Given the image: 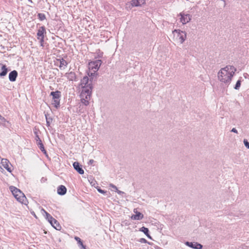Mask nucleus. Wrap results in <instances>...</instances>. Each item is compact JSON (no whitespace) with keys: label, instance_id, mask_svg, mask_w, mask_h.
Returning a JSON list of instances; mask_svg holds the SVG:
<instances>
[{"label":"nucleus","instance_id":"f257e3e1","mask_svg":"<svg viewBox=\"0 0 249 249\" xmlns=\"http://www.w3.org/2000/svg\"><path fill=\"white\" fill-rule=\"evenodd\" d=\"M236 71V69L233 66H226L218 72V79L221 82L229 85Z\"/></svg>","mask_w":249,"mask_h":249},{"label":"nucleus","instance_id":"f03ea898","mask_svg":"<svg viewBox=\"0 0 249 249\" xmlns=\"http://www.w3.org/2000/svg\"><path fill=\"white\" fill-rule=\"evenodd\" d=\"M10 189L18 201L22 204H27V199L24 194L19 189L14 186H11Z\"/></svg>","mask_w":249,"mask_h":249},{"label":"nucleus","instance_id":"7ed1b4c3","mask_svg":"<svg viewBox=\"0 0 249 249\" xmlns=\"http://www.w3.org/2000/svg\"><path fill=\"white\" fill-rule=\"evenodd\" d=\"M92 92V89L90 88L88 89H82L80 97L81 102L85 106H88L89 104V100L90 99V96Z\"/></svg>","mask_w":249,"mask_h":249},{"label":"nucleus","instance_id":"20e7f679","mask_svg":"<svg viewBox=\"0 0 249 249\" xmlns=\"http://www.w3.org/2000/svg\"><path fill=\"white\" fill-rule=\"evenodd\" d=\"M172 33L174 37H176V40L181 44H182L186 39L187 35L185 31L175 29L173 31Z\"/></svg>","mask_w":249,"mask_h":249},{"label":"nucleus","instance_id":"39448f33","mask_svg":"<svg viewBox=\"0 0 249 249\" xmlns=\"http://www.w3.org/2000/svg\"><path fill=\"white\" fill-rule=\"evenodd\" d=\"M50 95L53 96V104L56 108L59 106L60 105V92L59 91H52L50 93Z\"/></svg>","mask_w":249,"mask_h":249},{"label":"nucleus","instance_id":"423d86ee","mask_svg":"<svg viewBox=\"0 0 249 249\" xmlns=\"http://www.w3.org/2000/svg\"><path fill=\"white\" fill-rule=\"evenodd\" d=\"M80 86L82 89H88V88H90L91 89H92L93 86L92 82H90L88 76H84L81 80Z\"/></svg>","mask_w":249,"mask_h":249},{"label":"nucleus","instance_id":"0eeeda50","mask_svg":"<svg viewBox=\"0 0 249 249\" xmlns=\"http://www.w3.org/2000/svg\"><path fill=\"white\" fill-rule=\"evenodd\" d=\"M102 64L101 60H97L93 61H91L89 63V70L92 71L94 72H97L99 70Z\"/></svg>","mask_w":249,"mask_h":249},{"label":"nucleus","instance_id":"6e6552de","mask_svg":"<svg viewBox=\"0 0 249 249\" xmlns=\"http://www.w3.org/2000/svg\"><path fill=\"white\" fill-rule=\"evenodd\" d=\"M46 31L45 27L41 26L39 28L37 33V39L39 40L41 46H43L44 39Z\"/></svg>","mask_w":249,"mask_h":249},{"label":"nucleus","instance_id":"1a4fd4ad","mask_svg":"<svg viewBox=\"0 0 249 249\" xmlns=\"http://www.w3.org/2000/svg\"><path fill=\"white\" fill-rule=\"evenodd\" d=\"M178 16H180V21L182 23V24L184 25L187 23L190 22L192 19V16L188 14H186L185 13L182 12L180 13Z\"/></svg>","mask_w":249,"mask_h":249},{"label":"nucleus","instance_id":"9d476101","mask_svg":"<svg viewBox=\"0 0 249 249\" xmlns=\"http://www.w3.org/2000/svg\"><path fill=\"white\" fill-rule=\"evenodd\" d=\"M185 245H186L187 246L192 248L194 249H202L203 246L200 244H199L197 242H186Z\"/></svg>","mask_w":249,"mask_h":249},{"label":"nucleus","instance_id":"9b49d317","mask_svg":"<svg viewBox=\"0 0 249 249\" xmlns=\"http://www.w3.org/2000/svg\"><path fill=\"white\" fill-rule=\"evenodd\" d=\"M145 0H132L130 3L132 7H139L145 4Z\"/></svg>","mask_w":249,"mask_h":249},{"label":"nucleus","instance_id":"f8f14e48","mask_svg":"<svg viewBox=\"0 0 249 249\" xmlns=\"http://www.w3.org/2000/svg\"><path fill=\"white\" fill-rule=\"evenodd\" d=\"M1 163L4 168H5L9 172L11 173L12 172V165L7 159H2Z\"/></svg>","mask_w":249,"mask_h":249},{"label":"nucleus","instance_id":"ddd939ff","mask_svg":"<svg viewBox=\"0 0 249 249\" xmlns=\"http://www.w3.org/2000/svg\"><path fill=\"white\" fill-rule=\"evenodd\" d=\"M36 141L37 144L38 145L40 150L43 152L44 154H46V151L45 150L44 145L41 142V140L39 138V136L37 135L36 136Z\"/></svg>","mask_w":249,"mask_h":249},{"label":"nucleus","instance_id":"4468645a","mask_svg":"<svg viewBox=\"0 0 249 249\" xmlns=\"http://www.w3.org/2000/svg\"><path fill=\"white\" fill-rule=\"evenodd\" d=\"M73 166L74 168V169L80 174H83L84 173V171L83 170V169L81 167L79 162H74L73 163Z\"/></svg>","mask_w":249,"mask_h":249},{"label":"nucleus","instance_id":"2eb2a0df","mask_svg":"<svg viewBox=\"0 0 249 249\" xmlns=\"http://www.w3.org/2000/svg\"><path fill=\"white\" fill-rule=\"evenodd\" d=\"M18 76V72L16 70H14L10 72L9 74V79L11 82H14L16 80Z\"/></svg>","mask_w":249,"mask_h":249},{"label":"nucleus","instance_id":"dca6fc26","mask_svg":"<svg viewBox=\"0 0 249 249\" xmlns=\"http://www.w3.org/2000/svg\"><path fill=\"white\" fill-rule=\"evenodd\" d=\"M57 61L59 62V67L61 70H64L67 67L68 63L63 58L57 59Z\"/></svg>","mask_w":249,"mask_h":249},{"label":"nucleus","instance_id":"f3484780","mask_svg":"<svg viewBox=\"0 0 249 249\" xmlns=\"http://www.w3.org/2000/svg\"><path fill=\"white\" fill-rule=\"evenodd\" d=\"M65 76L70 81H74L76 80V75L74 72L66 73Z\"/></svg>","mask_w":249,"mask_h":249},{"label":"nucleus","instance_id":"a211bd4d","mask_svg":"<svg viewBox=\"0 0 249 249\" xmlns=\"http://www.w3.org/2000/svg\"><path fill=\"white\" fill-rule=\"evenodd\" d=\"M57 193L60 195H64L66 193L67 189L64 185H60L57 188Z\"/></svg>","mask_w":249,"mask_h":249},{"label":"nucleus","instance_id":"6ab92c4d","mask_svg":"<svg viewBox=\"0 0 249 249\" xmlns=\"http://www.w3.org/2000/svg\"><path fill=\"white\" fill-rule=\"evenodd\" d=\"M51 225L56 230H59L61 228V226L58 221L53 218L51 221H50Z\"/></svg>","mask_w":249,"mask_h":249},{"label":"nucleus","instance_id":"aec40b11","mask_svg":"<svg viewBox=\"0 0 249 249\" xmlns=\"http://www.w3.org/2000/svg\"><path fill=\"white\" fill-rule=\"evenodd\" d=\"M8 72V69L6 66L5 65H1V72H0V77H3L5 76Z\"/></svg>","mask_w":249,"mask_h":249},{"label":"nucleus","instance_id":"412c9836","mask_svg":"<svg viewBox=\"0 0 249 249\" xmlns=\"http://www.w3.org/2000/svg\"><path fill=\"white\" fill-rule=\"evenodd\" d=\"M143 218V215L140 212L137 213L136 214H133L131 216V218L135 220H141Z\"/></svg>","mask_w":249,"mask_h":249},{"label":"nucleus","instance_id":"4be33fe9","mask_svg":"<svg viewBox=\"0 0 249 249\" xmlns=\"http://www.w3.org/2000/svg\"><path fill=\"white\" fill-rule=\"evenodd\" d=\"M88 75L89 77V80H90V82H92L93 80L94 77L96 76L97 73L96 72H94L92 71L89 70V71L88 72Z\"/></svg>","mask_w":249,"mask_h":249},{"label":"nucleus","instance_id":"5701e85b","mask_svg":"<svg viewBox=\"0 0 249 249\" xmlns=\"http://www.w3.org/2000/svg\"><path fill=\"white\" fill-rule=\"evenodd\" d=\"M41 212L42 213L45 214L46 218L48 220V221L50 223V221H51L54 218H53L48 213H47L44 209H42Z\"/></svg>","mask_w":249,"mask_h":249},{"label":"nucleus","instance_id":"b1692460","mask_svg":"<svg viewBox=\"0 0 249 249\" xmlns=\"http://www.w3.org/2000/svg\"><path fill=\"white\" fill-rule=\"evenodd\" d=\"M141 231H142L147 237L150 238V236L148 234L149 230L148 228L142 227L141 228Z\"/></svg>","mask_w":249,"mask_h":249},{"label":"nucleus","instance_id":"393cba45","mask_svg":"<svg viewBox=\"0 0 249 249\" xmlns=\"http://www.w3.org/2000/svg\"><path fill=\"white\" fill-rule=\"evenodd\" d=\"M75 239L77 241L78 243H79L81 246V247L82 248H83L84 249H85V247L83 244L82 242L79 237H75Z\"/></svg>","mask_w":249,"mask_h":249},{"label":"nucleus","instance_id":"a878e982","mask_svg":"<svg viewBox=\"0 0 249 249\" xmlns=\"http://www.w3.org/2000/svg\"><path fill=\"white\" fill-rule=\"evenodd\" d=\"M45 117L46 120L47 125L48 126H49L50 125L51 122H52V119L50 117H48L47 115H45Z\"/></svg>","mask_w":249,"mask_h":249},{"label":"nucleus","instance_id":"bb28decb","mask_svg":"<svg viewBox=\"0 0 249 249\" xmlns=\"http://www.w3.org/2000/svg\"><path fill=\"white\" fill-rule=\"evenodd\" d=\"M241 81L240 80H238L235 85V87H234V89L237 90L239 89L240 86H241Z\"/></svg>","mask_w":249,"mask_h":249},{"label":"nucleus","instance_id":"cd10ccee","mask_svg":"<svg viewBox=\"0 0 249 249\" xmlns=\"http://www.w3.org/2000/svg\"><path fill=\"white\" fill-rule=\"evenodd\" d=\"M6 119L0 114V124L2 125H6Z\"/></svg>","mask_w":249,"mask_h":249},{"label":"nucleus","instance_id":"c85d7f7f","mask_svg":"<svg viewBox=\"0 0 249 249\" xmlns=\"http://www.w3.org/2000/svg\"><path fill=\"white\" fill-rule=\"evenodd\" d=\"M37 16L40 20H43L46 18L45 15L43 13L38 14Z\"/></svg>","mask_w":249,"mask_h":249},{"label":"nucleus","instance_id":"c756f323","mask_svg":"<svg viewBox=\"0 0 249 249\" xmlns=\"http://www.w3.org/2000/svg\"><path fill=\"white\" fill-rule=\"evenodd\" d=\"M245 146L248 149H249V142L246 139H244L243 141Z\"/></svg>","mask_w":249,"mask_h":249},{"label":"nucleus","instance_id":"7c9ffc66","mask_svg":"<svg viewBox=\"0 0 249 249\" xmlns=\"http://www.w3.org/2000/svg\"><path fill=\"white\" fill-rule=\"evenodd\" d=\"M97 190L99 193H102V194H105L107 192V191H105L102 190L100 188L98 189Z\"/></svg>","mask_w":249,"mask_h":249},{"label":"nucleus","instance_id":"2f4dec72","mask_svg":"<svg viewBox=\"0 0 249 249\" xmlns=\"http://www.w3.org/2000/svg\"><path fill=\"white\" fill-rule=\"evenodd\" d=\"M109 186H110V187H111L112 188H113L115 191L117 190V189H118L117 187L115 185H113L112 184H110L109 185Z\"/></svg>","mask_w":249,"mask_h":249},{"label":"nucleus","instance_id":"473e14b6","mask_svg":"<svg viewBox=\"0 0 249 249\" xmlns=\"http://www.w3.org/2000/svg\"><path fill=\"white\" fill-rule=\"evenodd\" d=\"M231 131L233 132V133H238V131H237V130H236V129L235 128H233L231 129Z\"/></svg>","mask_w":249,"mask_h":249},{"label":"nucleus","instance_id":"72a5a7b5","mask_svg":"<svg viewBox=\"0 0 249 249\" xmlns=\"http://www.w3.org/2000/svg\"><path fill=\"white\" fill-rule=\"evenodd\" d=\"M94 162L93 160H90L88 162L89 165H91Z\"/></svg>","mask_w":249,"mask_h":249},{"label":"nucleus","instance_id":"f704fd0d","mask_svg":"<svg viewBox=\"0 0 249 249\" xmlns=\"http://www.w3.org/2000/svg\"><path fill=\"white\" fill-rule=\"evenodd\" d=\"M116 191L117 192V193H118V194H120V195H121V194H124V193L123 192L121 191H120V190H118V189H117V190H116Z\"/></svg>","mask_w":249,"mask_h":249},{"label":"nucleus","instance_id":"c9c22d12","mask_svg":"<svg viewBox=\"0 0 249 249\" xmlns=\"http://www.w3.org/2000/svg\"><path fill=\"white\" fill-rule=\"evenodd\" d=\"M134 213H135L136 214L138 213H139L138 211H137V209H134V211H133Z\"/></svg>","mask_w":249,"mask_h":249},{"label":"nucleus","instance_id":"e433bc0d","mask_svg":"<svg viewBox=\"0 0 249 249\" xmlns=\"http://www.w3.org/2000/svg\"><path fill=\"white\" fill-rule=\"evenodd\" d=\"M142 241H145V239H142Z\"/></svg>","mask_w":249,"mask_h":249},{"label":"nucleus","instance_id":"4c0bfd02","mask_svg":"<svg viewBox=\"0 0 249 249\" xmlns=\"http://www.w3.org/2000/svg\"><path fill=\"white\" fill-rule=\"evenodd\" d=\"M142 241H145V239H142Z\"/></svg>","mask_w":249,"mask_h":249}]
</instances>
